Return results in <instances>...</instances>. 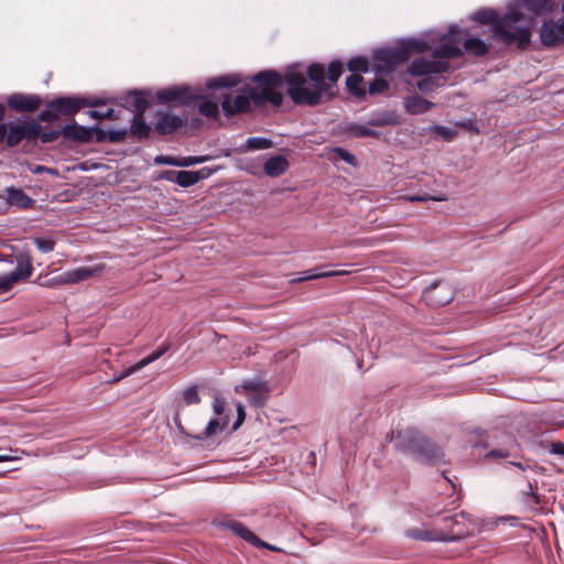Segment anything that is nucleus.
<instances>
[{
  "label": "nucleus",
  "mask_w": 564,
  "mask_h": 564,
  "mask_svg": "<svg viewBox=\"0 0 564 564\" xmlns=\"http://www.w3.org/2000/svg\"><path fill=\"white\" fill-rule=\"evenodd\" d=\"M123 106L133 112V116L143 117L149 107L148 99L141 91H130L122 98Z\"/></svg>",
  "instance_id": "19"
},
{
  "label": "nucleus",
  "mask_w": 564,
  "mask_h": 564,
  "mask_svg": "<svg viewBox=\"0 0 564 564\" xmlns=\"http://www.w3.org/2000/svg\"><path fill=\"white\" fill-rule=\"evenodd\" d=\"M7 202L11 206L20 208H29L34 204V199L28 196L21 188L9 187L7 188Z\"/></svg>",
  "instance_id": "24"
},
{
  "label": "nucleus",
  "mask_w": 564,
  "mask_h": 564,
  "mask_svg": "<svg viewBox=\"0 0 564 564\" xmlns=\"http://www.w3.org/2000/svg\"><path fill=\"white\" fill-rule=\"evenodd\" d=\"M272 141L268 138L251 137L246 140L245 149L247 151L252 150H265L272 147Z\"/></svg>",
  "instance_id": "33"
},
{
  "label": "nucleus",
  "mask_w": 564,
  "mask_h": 564,
  "mask_svg": "<svg viewBox=\"0 0 564 564\" xmlns=\"http://www.w3.org/2000/svg\"><path fill=\"white\" fill-rule=\"evenodd\" d=\"M449 65L444 61H431L424 57L415 58L409 66V72L413 76H427L431 74H442L447 72Z\"/></svg>",
  "instance_id": "11"
},
{
  "label": "nucleus",
  "mask_w": 564,
  "mask_h": 564,
  "mask_svg": "<svg viewBox=\"0 0 564 564\" xmlns=\"http://www.w3.org/2000/svg\"><path fill=\"white\" fill-rule=\"evenodd\" d=\"M115 110L107 108L106 110H89L88 116L93 119H113Z\"/></svg>",
  "instance_id": "46"
},
{
  "label": "nucleus",
  "mask_w": 564,
  "mask_h": 564,
  "mask_svg": "<svg viewBox=\"0 0 564 564\" xmlns=\"http://www.w3.org/2000/svg\"><path fill=\"white\" fill-rule=\"evenodd\" d=\"M388 87H389V84L386 79L377 78L372 83L369 84L368 91L370 95H378V94L386 91L388 89Z\"/></svg>",
  "instance_id": "41"
},
{
  "label": "nucleus",
  "mask_w": 564,
  "mask_h": 564,
  "mask_svg": "<svg viewBox=\"0 0 564 564\" xmlns=\"http://www.w3.org/2000/svg\"><path fill=\"white\" fill-rule=\"evenodd\" d=\"M467 30H460L456 26H451L448 32L441 37L438 47L434 51L433 55L441 58L458 57L463 54V46Z\"/></svg>",
  "instance_id": "6"
},
{
  "label": "nucleus",
  "mask_w": 564,
  "mask_h": 564,
  "mask_svg": "<svg viewBox=\"0 0 564 564\" xmlns=\"http://www.w3.org/2000/svg\"><path fill=\"white\" fill-rule=\"evenodd\" d=\"M178 159L170 155H158L154 158V164L156 165H171L177 166Z\"/></svg>",
  "instance_id": "52"
},
{
  "label": "nucleus",
  "mask_w": 564,
  "mask_h": 564,
  "mask_svg": "<svg viewBox=\"0 0 564 564\" xmlns=\"http://www.w3.org/2000/svg\"><path fill=\"white\" fill-rule=\"evenodd\" d=\"M321 269L322 268H315V269L306 270V271L302 272L301 276L291 280V282L292 283H296V282H303V281H308V280H313V279L339 276V275H345V274L349 273L348 271H345V270H341V271H323Z\"/></svg>",
  "instance_id": "25"
},
{
  "label": "nucleus",
  "mask_w": 564,
  "mask_h": 564,
  "mask_svg": "<svg viewBox=\"0 0 564 564\" xmlns=\"http://www.w3.org/2000/svg\"><path fill=\"white\" fill-rule=\"evenodd\" d=\"M508 456V453L501 449H494L486 454V457H501L505 458Z\"/></svg>",
  "instance_id": "62"
},
{
  "label": "nucleus",
  "mask_w": 564,
  "mask_h": 564,
  "mask_svg": "<svg viewBox=\"0 0 564 564\" xmlns=\"http://www.w3.org/2000/svg\"><path fill=\"white\" fill-rule=\"evenodd\" d=\"M368 66V59L364 56H355L347 63V68L348 70L352 72V74L367 73Z\"/></svg>",
  "instance_id": "35"
},
{
  "label": "nucleus",
  "mask_w": 564,
  "mask_h": 564,
  "mask_svg": "<svg viewBox=\"0 0 564 564\" xmlns=\"http://www.w3.org/2000/svg\"><path fill=\"white\" fill-rule=\"evenodd\" d=\"M6 138H7V127H6V124L0 123V143L3 141L6 142Z\"/></svg>",
  "instance_id": "64"
},
{
  "label": "nucleus",
  "mask_w": 564,
  "mask_h": 564,
  "mask_svg": "<svg viewBox=\"0 0 564 564\" xmlns=\"http://www.w3.org/2000/svg\"><path fill=\"white\" fill-rule=\"evenodd\" d=\"M430 48V45L422 40H402L394 47H383L376 51L375 66L378 73L390 74L395 66L406 62L413 53H422Z\"/></svg>",
  "instance_id": "5"
},
{
  "label": "nucleus",
  "mask_w": 564,
  "mask_h": 564,
  "mask_svg": "<svg viewBox=\"0 0 564 564\" xmlns=\"http://www.w3.org/2000/svg\"><path fill=\"white\" fill-rule=\"evenodd\" d=\"M343 69H344V64L339 61H333L329 65H328V73H327V78L332 82V83H335L339 79V77L341 76V73H343Z\"/></svg>",
  "instance_id": "39"
},
{
  "label": "nucleus",
  "mask_w": 564,
  "mask_h": 564,
  "mask_svg": "<svg viewBox=\"0 0 564 564\" xmlns=\"http://www.w3.org/2000/svg\"><path fill=\"white\" fill-rule=\"evenodd\" d=\"M176 174L177 171H164L159 175V178L175 183Z\"/></svg>",
  "instance_id": "61"
},
{
  "label": "nucleus",
  "mask_w": 564,
  "mask_h": 564,
  "mask_svg": "<svg viewBox=\"0 0 564 564\" xmlns=\"http://www.w3.org/2000/svg\"><path fill=\"white\" fill-rule=\"evenodd\" d=\"M104 268L105 267L102 264H97L94 267H79L74 270L64 272L57 276L55 281L58 284H75L100 274Z\"/></svg>",
  "instance_id": "12"
},
{
  "label": "nucleus",
  "mask_w": 564,
  "mask_h": 564,
  "mask_svg": "<svg viewBox=\"0 0 564 564\" xmlns=\"http://www.w3.org/2000/svg\"><path fill=\"white\" fill-rule=\"evenodd\" d=\"M289 167V162L283 155H275L268 159L263 164V171L268 176L276 177L282 175Z\"/></svg>",
  "instance_id": "20"
},
{
  "label": "nucleus",
  "mask_w": 564,
  "mask_h": 564,
  "mask_svg": "<svg viewBox=\"0 0 564 564\" xmlns=\"http://www.w3.org/2000/svg\"><path fill=\"white\" fill-rule=\"evenodd\" d=\"M194 174L197 176V183L202 180H205V178H208L209 176L213 175V173L215 172V170L210 169V167H203L198 171H193Z\"/></svg>",
  "instance_id": "57"
},
{
  "label": "nucleus",
  "mask_w": 564,
  "mask_h": 564,
  "mask_svg": "<svg viewBox=\"0 0 564 564\" xmlns=\"http://www.w3.org/2000/svg\"><path fill=\"white\" fill-rule=\"evenodd\" d=\"M171 348V345L169 343H164L162 346H160L159 348H156L154 351H152L150 355H148L147 357L142 358L141 360H139L137 362L138 367L140 368V370L142 368H144L145 366L154 362L155 360H158L159 358H161L165 352H167Z\"/></svg>",
  "instance_id": "32"
},
{
  "label": "nucleus",
  "mask_w": 564,
  "mask_h": 564,
  "mask_svg": "<svg viewBox=\"0 0 564 564\" xmlns=\"http://www.w3.org/2000/svg\"><path fill=\"white\" fill-rule=\"evenodd\" d=\"M40 129L41 124L35 120L11 124L7 129L6 144L9 148H14L24 139L35 140L40 135Z\"/></svg>",
  "instance_id": "8"
},
{
  "label": "nucleus",
  "mask_w": 564,
  "mask_h": 564,
  "mask_svg": "<svg viewBox=\"0 0 564 564\" xmlns=\"http://www.w3.org/2000/svg\"><path fill=\"white\" fill-rule=\"evenodd\" d=\"M550 0H522L521 2H514L513 4H519L520 10L525 7L532 13H540L546 9Z\"/></svg>",
  "instance_id": "34"
},
{
  "label": "nucleus",
  "mask_w": 564,
  "mask_h": 564,
  "mask_svg": "<svg viewBox=\"0 0 564 564\" xmlns=\"http://www.w3.org/2000/svg\"><path fill=\"white\" fill-rule=\"evenodd\" d=\"M417 88L422 93H429L433 88V82L431 78H422L416 84Z\"/></svg>",
  "instance_id": "56"
},
{
  "label": "nucleus",
  "mask_w": 564,
  "mask_h": 564,
  "mask_svg": "<svg viewBox=\"0 0 564 564\" xmlns=\"http://www.w3.org/2000/svg\"><path fill=\"white\" fill-rule=\"evenodd\" d=\"M242 82V78L237 75H225L207 80L206 87L209 89L223 88V87H235Z\"/></svg>",
  "instance_id": "28"
},
{
  "label": "nucleus",
  "mask_w": 564,
  "mask_h": 564,
  "mask_svg": "<svg viewBox=\"0 0 564 564\" xmlns=\"http://www.w3.org/2000/svg\"><path fill=\"white\" fill-rule=\"evenodd\" d=\"M434 104L420 96H412L404 100V109L410 115H422L427 112Z\"/></svg>",
  "instance_id": "23"
},
{
  "label": "nucleus",
  "mask_w": 564,
  "mask_h": 564,
  "mask_svg": "<svg viewBox=\"0 0 564 564\" xmlns=\"http://www.w3.org/2000/svg\"><path fill=\"white\" fill-rule=\"evenodd\" d=\"M85 104V99L83 98H73V97H58L51 100L47 104V107L55 110L57 116H72L76 113L82 106Z\"/></svg>",
  "instance_id": "15"
},
{
  "label": "nucleus",
  "mask_w": 564,
  "mask_h": 564,
  "mask_svg": "<svg viewBox=\"0 0 564 564\" xmlns=\"http://www.w3.org/2000/svg\"><path fill=\"white\" fill-rule=\"evenodd\" d=\"M208 156H184L178 159L177 166L186 167L195 164L206 162Z\"/></svg>",
  "instance_id": "44"
},
{
  "label": "nucleus",
  "mask_w": 564,
  "mask_h": 564,
  "mask_svg": "<svg viewBox=\"0 0 564 564\" xmlns=\"http://www.w3.org/2000/svg\"><path fill=\"white\" fill-rule=\"evenodd\" d=\"M199 113L209 118L216 119L219 115L218 104L212 100H204L198 107Z\"/></svg>",
  "instance_id": "36"
},
{
  "label": "nucleus",
  "mask_w": 564,
  "mask_h": 564,
  "mask_svg": "<svg viewBox=\"0 0 564 564\" xmlns=\"http://www.w3.org/2000/svg\"><path fill=\"white\" fill-rule=\"evenodd\" d=\"M523 503L530 509H536L540 505V496L538 495L536 482L528 481L527 489L522 490Z\"/></svg>",
  "instance_id": "30"
},
{
  "label": "nucleus",
  "mask_w": 564,
  "mask_h": 564,
  "mask_svg": "<svg viewBox=\"0 0 564 564\" xmlns=\"http://www.w3.org/2000/svg\"><path fill=\"white\" fill-rule=\"evenodd\" d=\"M156 98L163 104L173 101H182L186 104L189 99L193 98V96L189 94V88L184 86H175L159 90L156 93Z\"/></svg>",
  "instance_id": "17"
},
{
  "label": "nucleus",
  "mask_w": 564,
  "mask_h": 564,
  "mask_svg": "<svg viewBox=\"0 0 564 564\" xmlns=\"http://www.w3.org/2000/svg\"><path fill=\"white\" fill-rule=\"evenodd\" d=\"M140 368L138 367V365H133L129 368H127L124 371L120 372V373H115L112 376V378L106 380V383H117L119 381H121L122 379L133 375L134 372L139 371Z\"/></svg>",
  "instance_id": "42"
},
{
  "label": "nucleus",
  "mask_w": 564,
  "mask_h": 564,
  "mask_svg": "<svg viewBox=\"0 0 564 564\" xmlns=\"http://www.w3.org/2000/svg\"><path fill=\"white\" fill-rule=\"evenodd\" d=\"M550 453L564 457V443L563 442H553L550 447Z\"/></svg>",
  "instance_id": "58"
},
{
  "label": "nucleus",
  "mask_w": 564,
  "mask_h": 564,
  "mask_svg": "<svg viewBox=\"0 0 564 564\" xmlns=\"http://www.w3.org/2000/svg\"><path fill=\"white\" fill-rule=\"evenodd\" d=\"M333 151L336 154V156L338 159L343 160L344 162H346L350 165L356 164L355 156L350 152H348L346 149L337 147V148H334Z\"/></svg>",
  "instance_id": "45"
},
{
  "label": "nucleus",
  "mask_w": 564,
  "mask_h": 564,
  "mask_svg": "<svg viewBox=\"0 0 564 564\" xmlns=\"http://www.w3.org/2000/svg\"><path fill=\"white\" fill-rule=\"evenodd\" d=\"M434 131L443 137L446 141H451L454 139V137L456 135V130L453 129V128H449V127H444V126H436L434 128Z\"/></svg>",
  "instance_id": "47"
},
{
  "label": "nucleus",
  "mask_w": 564,
  "mask_h": 564,
  "mask_svg": "<svg viewBox=\"0 0 564 564\" xmlns=\"http://www.w3.org/2000/svg\"><path fill=\"white\" fill-rule=\"evenodd\" d=\"M473 20L481 24H492V32L497 40L506 44L517 43L519 48H525L529 45L530 30L534 24V18L520 12L519 4H511L508 12L499 19L496 18L494 10H478L473 14Z\"/></svg>",
  "instance_id": "2"
},
{
  "label": "nucleus",
  "mask_w": 564,
  "mask_h": 564,
  "mask_svg": "<svg viewBox=\"0 0 564 564\" xmlns=\"http://www.w3.org/2000/svg\"><path fill=\"white\" fill-rule=\"evenodd\" d=\"M254 86L245 85L237 95H225L221 108L226 117L245 113L251 110V105L262 107L271 104L280 107L283 102V76L276 70H262L251 77Z\"/></svg>",
  "instance_id": "1"
},
{
  "label": "nucleus",
  "mask_w": 564,
  "mask_h": 564,
  "mask_svg": "<svg viewBox=\"0 0 564 564\" xmlns=\"http://www.w3.org/2000/svg\"><path fill=\"white\" fill-rule=\"evenodd\" d=\"M540 39L544 46H557L564 42V20H549L543 22Z\"/></svg>",
  "instance_id": "9"
},
{
  "label": "nucleus",
  "mask_w": 564,
  "mask_h": 564,
  "mask_svg": "<svg viewBox=\"0 0 564 564\" xmlns=\"http://www.w3.org/2000/svg\"><path fill=\"white\" fill-rule=\"evenodd\" d=\"M63 137L76 142L85 143L94 139V130L77 123H68L62 128Z\"/></svg>",
  "instance_id": "18"
},
{
  "label": "nucleus",
  "mask_w": 564,
  "mask_h": 564,
  "mask_svg": "<svg viewBox=\"0 0 564 564\" xmlns=\"http://www.w3.org/2000/svg\"><path fill=\"white\" fill-rule=\"evenodd\" d=\"M346 87L357 98H364L366 96V89L364 86V78L360 74H351L346 78Z\"/></svg>",
  "instance_id": "29"
},
{
  "label": "nucleus",
  "mask_w": 564,
  "mask_h": 564,
  "mask_svg": "<svg viewBox=\"0 0 564 564\" xmlns=\"http://www.w3.org/2000/svg\"><path fill=\"white\" fill-rule=\"evenodd\" d=\"M462 50L463 53L467 52L476 56H484L488 52V45L479 37H469L467 35Z\"/></svg>",
  "instance_id": "27"
},
{
  "label": "nucleus",
  "mask_w": 564,
  "mask_h": 564,
  "mask_svg": "<svg viewBox=\"0 0 564 564\" xmlns=\"http://www.w3.org/2000/svg\"><path fill=\"white\" fill-rule=\"evenodd\" d=\"M34 173H43V172H46V173H51V174H56V171L53 170V169H50V167H46V166H43V165H37L35 166V169L33 170Z\"/></svg>",
  "instance_id": "63"
},
{
  "label": "nucleus",
  "mask_w": 564,
  "mask_h": 564,
  "mask_svg": "<svg viewBox=\"0 0 564 564\" xmlns=\"http://www.w3.org/2000/svg\"><path fill=\"white\" fill-rule=\"evenodd\" d=\"M394 446L400 452L417 455V458L426 464L444 462L443 449L412 429L399 432Z\"/></svg>",
  "instance_id": "4"
},
{
  "label": "nucleus",
  "mask_w": 564,
  "mask_h": 564,
  "mask_svg": "<svg viewBox=\"0 0 564 564\" xmlns=\"http://www.w3.org/2000/svg\"><path fill=\"white\" fill-rule=\"evenodd\" d=\"M175 183L182 187H189L197 183V176L193 171H177Z\"/></svg>",
  "instance_id": "37"
},
{
  "label": "nucleus",
  "mask_w": 564,
  "mask_h": 564,
  "mask_svg": "<svg viewBox=\"0 0 564 564\" xmlns=\"http://www.w3.org/2000/svg\"><path fill=\"white\" fill-rule=\"evenodd\" d=\"M228 423H229L228 415H225L224 417L212 419L207 423L203 433L193 435L192 437L197 441L207 440V438L212 437L213 435H215L217 432L224 431L227 427Z\"/></svg>",
  "instance_id": "22"
},
{
  "label": "nucleus",
  "mask_w": 564,
  "mask_h": 564,
  "mask_svg": "<svg viewBox=\"0 0 564 564\" xmlns=\"http://www.w3.org/2000/svg\"><path fill=\"white\" fill-rule=\"evenodd\" d=\"M183 401L187 405L198 404L200 402V397L195 386H192L183 391Z\"/></svg>",
  "instance_id": "40"
},
{
  "label": "nucleus",
  "mask_w": 564,
  "mask_h": 564,
  "mask_svg": "<svg viewBox=\"0 0 564 564\" xmlns=\"http://www.w3.org/2000/svg\"><path fill=\"white\" fill-rule=\"evenodd\" d=\"M14 283H17V279L13 275L0 276V294L8 292Z\"/></svg>",
  "instance_id": "49"
},
{
  "label": "nucleus",
  "mask_w": 564,
  "mask_h": 564,
  "mask_svg": "<svg viewBox=\"0 0 564 564\" xmlns=\"http://www.w3.org/2000/svg\"><path fill=\"white\" fill-rule=\"evenodd\" d=\"M91 130H94V138L97 142L108 140V131L106 132L105 130L99 128H91Z\"/></svg>",
  "instance_id": "60"
},
{
  "label": "nucleus",
  "mask_w": 564,
  "mask_h": 564,
  "mask_svg": "<svg viewBox=\"0 0 564 564\" xmlns=\"http://www.w3.org/2000/svg\"><path fill=\"white\" fill-rule=\"evenodd\" d=\"M59 135H63L62 129L61 130H51V131L43 132V133L40 132V135L37 138H40L42 143H51V142L56 141Z\"/></svg>",
  "instance_id": "48"
},
{
  "label": "nucleus",
  "mask_w": 564,
  "mask_h": 564,
  "mask_svg": "<svg viewBox=\"0 0 564 564\" xmlns=\"http://www.w3.org/2000/svg\"><path fill=\"white\" fill-rule=\"evenodd\" d=\"M225 400L220 395H215L213 400V410L214 413L219 416L224 417V411H225Z\"/></svg>",
  "instance_id": "50"
},
{
  "label": "nucleus",
  "mask_w": 564,
  "mask_h": 564,
  "mask_svg": "<svg viewBox=\"0 0 564 564\" xmlns=\"http://www.w3.org/2000/svg\"><path fill=\"white\" fill-rule=\"evenodd\" d=\"M409 202H427V200H435L441 202L444 198L437 197V196H429V195H409L405 197Z\"/></svg>",
  "instance_id": "54"
},
{
  "label": "nucleus",
  "mask_w": 564,
  "mask_h": 564,
  "mask_svg": "<svg viewBox=\"0 0 564 564\" xmlns=\"http://www.w3.org/2000/svg\"><path fill=\"white\" fill-rule=\"evenodd\" d=\"M13 453H17V451H13L11 448L4 451L0 448V463L17 460L19 457Z\"/></svg>",
  "instance_id": "55"
},
{
  "label": "nucleus",
  "mask_w": 564,
  "mask_h": 564,
  "mask_svg": "<svg viewBox=\"0 0 564 564\" xmlns=\"http://www.w3.org/2000/svg\"><path fill=\"white\" fill-rule=\"evenodd\" d=\"M151 127L144 122L143 117L133 116L130 132L132 135L142 140L149 135Z\"/></svg>",
  "instance_id": "31"
},
{
  "label": "nucleus",
  "mask_w": 564,
  "mask_h": 564,
  "mask_svg": "<svg viewBox=\"0 0 564 564\" xmlns=\"http://www.w3.org/2000/svg\"><path fill=\"white\" fill-rule=\"evenodd\" d=\"M443 528L441 529L444 533H449L452 530L464 529L466 533L464 538L469 534V529L466 524V519L464 513L454 514L444 517L442 519Z\"/></svg>",
  "instance_id": "26"
},
{
  "label": "nucleus",
  "mask_w": 564,
  "mask_h": 564,
  "mask_svg": "<svg viewBox=\"0 0 564 564\" xmlns=\"http://www.w3.org/2000/svg\"><path fill=\"white\" fill-rule=\"evenodd\" d=\"M33 242L36 248L43 252L48 253L54 250L56 241L50 237H34Z\"/></svg>",
  "instance_id": "38"
},
{
  "label": "nucleus",
  "mask_w": 564,
  "mask_h": 564,
  "mask_svg": "<svg viewBox=\"0 0 564 564\" xmlns=\"http://www.w3.org/2000/svg\"><path fill=\"white\" fill-rule=\"evenodd\" d=\"M158 116L159 118L154 124V129L158 133L162 135L173 133L174 131L183 127L187 121L186 117H180L167 112H160Z\"/></svg>",
  "instance_id": "16"
},
{
  "label": "nucleus",
  "mask_w": 564,
  "mask_h": 564,
  "mask_svg": "<svg viewBox=\"0 0 564 564\" xmlns=\"http://www.w3.org/2000/svg\"><path fill=\"white\" fill-rule=\"evenodd\" d=\"M228 529L232 531L237 536L243 539L245 541L249 542L251 545L256 547H263L271 551H280L279 547L273 546L262 540H260L253 532H251L247 527H245L240 522L230 521L225 524Z\"/></svg>",
  "instance_id": "14"
},
{
  "label": "nucleus",
  "mask_w": 564,
  "mask_h": 564,
  "mask_svg": "<svg viewBox=\"0 0 564 564\" xmlns=\"http://www.w3.org/2000/svg\"><path fill=\"white\" fill-rule=\"evenodd\" d=\"M454 297V291L447 282H435L424 291V299L430 305L443 306Z\"/></svg>",
  "instance_id": "10"
},
{
  "label": "nucleus",
  "mask_w": 564,
  "mask_h": 564,
  "mask_svg": "<svg viewBox=\"0 0 564 564\" xmlns=\"http://www.w3.org/2000/svg\"><path fill=\"white\" fill-rule=\"evenodd\" d=\"M33 265L31 262V258L28 253H20L17 256V269L8 275H13L18 281L26 280L32 275Z\"/></svg>",
  "instance_id": "21"
},
{
  "label": "nucleus",
  "mask_w": 564,
  "mask_h": 564,
  "mask_svg": "<svg viewBox=\"0 0 564 564\" xmlns=\"http://www.w3.org/2000/svg\"><path fill=\"white\" fill-rule=\"evenodd\" d=\"M310 83L302 72L291 67L286 70L283 80L288 85V95L297 105L315 106L324 94L330 98L328 93L330 86L325 82V68L322 64L313 63L307 68Z\"/></svg>",
  "instance_id": "3"
},
{
  "label": "nucleus",
  "mask_w": 564,
  "mask_h": 564,
  "mask_svg": "<svg viewBox=\"0 0 564 564\" xmlns=\"http://www.w3.org/2000/svg\"><path fill=\"white\" fill-rule=\"evenodd\" d=\"M58 119V116L55 110L48 108L46 106V109L42 110L39 113V120L44 122H52Z\"/></svg>",
  "instance_id": "51"
},
{
  "label": "nucleus",
  "mask_w": 564,
  "mask_h": 564,
  "mask_svg": "<svg viewBox=\"0 0 564 564\" xmlns=\"http://www.w3.org/2000/svg\"><path fill=\"white\" fill-rule=\"evenodd\" d=\"M127 129L121 130H109L108 131V141L110 142H122L126 138Z\"/></svg>",
  "instance_id": "53"
},
{
  "label": "nucleus",
  "mask_w": 564,
  "mask_h": 564,
  "mask_svg": "<svg viewBox=\"0 0 564 564\" xmlns=\"http://www.w3.org/2000/svg\"><path fill=\"white\" fill-rule=\"evenodd\" d=\"M466 531L464 529L452 530L449 533H444L442 530H426L423 528L408 529L404 534L406 538L415 541L429 542H454L464 539Z\"/></svg>",
  "instance_id": "7"
},
{
  "label": "nucleus",
  "mask_w": 564,
  "mask_h": 564,
  "mask_svg": "<svg viewBox=\"0 0 564 564\" xmlns=\"http://www.w3.org/2000/svg\"><path fill=\"white\" fill-rule=\"evenodd\" d=\"M350 131L355 137H378L379 132L376 130H371L365 126H354L350 128Z\"/></svg>",
  "instance_id": "43"
},
{
  "label": "nucleus",
  "mask_w": 564,
  "mask_h": 564,
  "mask_svg": "<svg viewBox=\"0 0 564 564\" xmlns=\"http://www.w3.org/2000/svg\"><path fill=\"white\" fill-rule=\"evenodd\" d=\"M42 104V98L37 95L12 94L7 99L10 109L20 112H30L36 110Z\"/></svg>",
  "instance_id": "13"
},
{
  "label": "nucleus",
  "mask_w": 564,
  "mask_h": 564,
  "mask_svg": "<svg viewBox=\"0 0 564 564\" xmlns=\"http://www.w3.org/2000/svg\"><path fill=\"white\" fill-rule=\"evenodd\" d=\"M237 414H238L237 415V421H236V423L232 426L234 430H237L241 425L243 420H245V410H243L242 404H238L237 405Z\"/></svg>",
  "instance_id": "59"
}]
</instances>
